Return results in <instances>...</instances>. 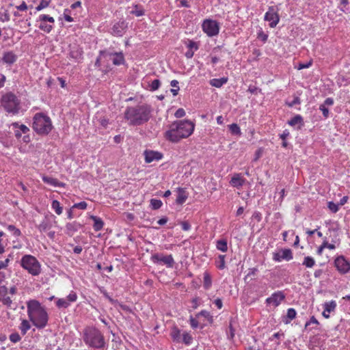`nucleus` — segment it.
Here are the masks:
<instances>
[{
  "label": "nucleus",
  "mask_w": 350,
  "mask_h": 350,
  "mask_svg": "<svg viewBox=\"0 0 350 350\" xmlns=\"http://www.w3.org/2000/svg\"><path fill=\"white\" fill-rule=\"evenodd\" d=\"M194 123L189 120L175 121L170 126V129L165 133V138L173 142L177 143L181 139L187 138L193 132Z\"/></svg>",
  "instance_id": "nucleus-1"
},
{
  "label": "nucleus",
  "mask_w": 350,
  "mask_h": 350,
  "mask_svg": "<svg viewBox=\"0 0 350 350\" xmlns=\"http://www.w3.org/2000/svg\"><path fill=\"white\" fill-rule=\"evenodd\" d=\"M151 111V107L147 104L128 107L124 111V119L131 126H140L150 120Z\"/></svg>",
  "instance_id": "nucleus-2"
},
{
  "label": "nucleus",
  "mask_w": 350,
  "mask_h": 350,
  "mask_svg": "<svg viewBox=\"0 0 350 350\" xmlns=\"http://www.w3.org/2000/svg\"><path fill=\"white\" fill-rule=\"evenodd\" d=\"M83 340L91 348L104 349L107 346L103 334L95 327H88L84 329Z\"/></svg>",
  "instance_id": "nucleus-3"
},
{
  "label": "nucleus",
  "mask_w": 350,
  "mask_h": 350,
  "mask_svg": "<svg viewBox=\"0 0 350 350\" xmlns=\"http://www.w3.org/2000/svg\"><path fill=\"white\" fill-rule=\"evenodd\" d=\"M53 126L51 118L44 113H36L33 118L32 129L40 135H47Z\"/></svg>",
  "instance_id": "nucleus-4"
},
{
  "label": "nucleus",
  "mask_w": 350,
  "mask_h": 350,
  "mask_svg": "<svg viewBox=\"0 0 350 350\" xmlns=\"http://www.w3.org/2000/svg\"><path fill=\"white\" fill-rule=\"evenodd\" d=\"M1 105L8 113L18 114L21 109L20 99L12 92H7L1 98Z\"/></svg>",
  "instance_id": "nucleus-5"
},
{
  "label": "nucleus",
  "mask_w": 350,
  "mask_h": 350,
  "mask_svg": "<svg viewBox=\"0 0 350 350\" xmlns=\"http://www.w3.org/2000/svg\"><path fill=\"white\" fill-rule=\"evenodd\" d=\"M21 267L26 269L32 275H38L41 272V266L36 257L26 254L21 260Z\"/></svg>",
  "instance_id": "nucleus-6"
},
{
  "label": "nucleus",
  "mask_w": 350,
  "mask_h": 350,
  "mask_svg": "<svg viewBox=\"0 0 350 350\" xmlns=\"http://www.w3.org/2000/svg\"><path fill=\"white\" fill-rule=\"evenodd\" d=\"M32 320L33 324L38 329L44 328L48 322V314L44 308L33 313Z\"/></svg>",
  "instance_id": "nucleus-7"
},
{
  "label": "nucleus",
  "mask_w": 350,
  "mask_h": 350,
  "mask_svg": "<svg viewBox=\"0 0 350 350\" xmlns=\"http://www.w3.org/2000/svg\"><path fill=\"white\" fill-rule=\"evenodd\" d=\"M203 31L209 37L217 36L219 31V24L218 22L211 19H206L202 23Z\"/></svg>",
  "instance_id": "nucleus-8"
},
{
  "label": "nucleus",
  "mask_w": 350,
  "mask_h": 350,
  "mask_svg": "<svg viewBox=\"0 0 350 350\" xmlns=\"http://www.w3.org/2000/svg\"><path fill=\"white\" fill-rule=\"evenodd\" d=\"M264 19L269 22V26L271 28L275 27L278 24L280 16L273 6L269 8L268 11L265 14Z\"/></svg>",
  "instance_id": "nucleus-9"
},
{
  "label": "nucleus",
  "mask_w": 350,
  "mask_h": 350,
  "mask_svg": "<svg viewBox=\"0 0 350 350\" xmlns=\"http://www.w3.org/2000/svg\"><path fill=\"white\" fill-rule=\"evenodd\" d=\"M151 260L154 263L162 262L169 268L173 267L174 265V260L172 255L163 256V254L155 253L152 255Z\"/></svg>",
  "instance_id": "nucleus-10"
},
{
  "label": "nucleus",
  "mask_w": 350,
  "mask_h": 350,
  "mask_svg": "<svg viewBox=\"0 0 350 350\" xmlns=\"http://www.w3.org/2000/svg\"><path fill=\"white\" fill-rule=\"evenodd\" d=\"M38 21L41 22L39 25V29L44 32L50 33L53 29V26L51 25H47L45 22L48 21L51 23H55V19L49 15L46 14H41L39 16Z\"/></svg>",
  "instance_id": "nucleus-11"
},
{
  "label": "nucleus",
  "mask_w": 350,
  "mask_h": 350,
  "mask_svg": "<svg viewBox=\"0 0 350 350\" xmlns=\"http://www.w3.org/2000/svg\"><path fill=\"white\" fill-rule=\"evenodd\" d=\"M337 270L342 274H345L350 270V263L343 256H338L334 261Z\"/></svg>",
  "instance_id": "nucleus-12"
},
{
  "label": "nucleus",
  "mask_w": 350,
  "mask_h": 350,
  "mask_svg": "<svg viewBox=\"0 0 350 350\" xmlns=\"http://www.w3.org/2000/svg\"><path fill=\"white\" fill-rule=\"evenodd\" d=\"M127 28L128 23L124 20L120 21L113 25L111 33L114 36H122Z\"/></svg>",
  "instance_id": "nucleus-13"
},
{
  "label": "nucleus",
  "mask_w": 350,
  "mask_h": 350,
  "mask_svg": "<svg viewBox=\"0 0 350 350\" xmlns=\"http://www.w3.org/2000/svg\"><path fill=\"white\" fill-rule=\"evenodd\" d=\"M144 155L145 157V161L147 163H150L154 161H158L163 157V154L161 152L151 150H146L144 152Z\"/></svg>",
  "instance_id": "nucleus-14"
},
{
  "label": "nucleus",
  "mask_w": 350,
  "mask_h": 350,
  "mask_svg": "<svg viewBox=\"0 0 350 350\" xmlns=\"http://www.w3.org/2000/svg\"><path fill=\"white\" fill-rule=\"evenodd\" d=\"M27 314L30 320H32L33 313L40 310L43 308L41 306L40 302L37 300L32 299L27 302Z\"/></svg>",
  "instance_id": "nucleus-15"
},
{
  "label": "nucleus",
  "mask_w": 350,
  "mask_h": 350,
  "mask_svg": "<svg viewBox=\"0 0 350 350\" xmlns=\"http://www.w3.org/2000/svg\"><path fill=\"white\" fill-rule=\"evenodd\" d=\"M285 299V295L282 291H278L271 295L266 299L267 304H273L275 306L280 304L281 301Z\"/></svg>",
  "instance_id": "nucleus-16"
},
{
  "label": "nucleus",
  "mask_w": 350,
  "mask_h": 350,
  "mask_svg": "<svg viewBox=\"0 0 350 350\" xmlns=\"http://www.w3.org/2000/svg\"><path fill=\"white\" fill-rule=\"evenodd\" d=\"M51 217L55 218V216L53 215H51L50 217L45 215L42 222L37 226L38 229L40 232H46L51 228L52 221L51 220Z\"/></svg>",
  "instance_id": "nucleus-17"
},
{
  "label": "nucleus",
  "mask_w": 350,
  "mask_h": 350,
  "mask_svg": "<svg viewBox=\"0 0 350 350\" xmlns=\"http://www.w3.org/2000/svg\"><path fill=\"white\" fill-rule=\"evenodd\" d=\"M17 59V55L13 51L4 52L3 54V63L8 66H11L14 64Z\"/></svg>",
  "instance_id": "nucleus-18"
},
{
  "label": "nucleus",
  "mask_w": 350,
  "mask_h": 350,
  "mask_svg": "<svg viewBox=\"0 0 350 350\" xmlns=\"http://www.w3.org/2000/svg\"><path fill=\"white\" fill-rule=\"evenodd\" d=\"M42 180L44 183L53 185L54 187H64L65 186V183L62 182H59L57 179L54 178L53 177L43 176Z\"/></svg>",
  "instance_id": "nucleus-19"
},
{
  "label": "nucleus",
  "mask_w": 350,
  "mask_h": 350,
  "mask_svg": "<svg viewBox=\"0 0 350 350\" xmlns=\"http://www.w3.org/2000/svg\"><path fill=\"white\" fill-rule=\"evenodd\" d=\"M83 50L82 49L79 48V46H74L71 48L69 56L70 58H72L75 59L76 61H78L83 57Z\"/></svg>",
  "instance_id": "nucleus-20"
},
{
  "label": "nucleus",
  "mask_w": 350,
  "mask_h": 350,
  "mask_svg": "<svg viewBox=\"0 0 350 350\" xmlns=\"http://www.w3.org/2000/svg\"><path fill=\"white\" fill-rule=\"evenodd\" d=\"M81 227H82V225L77 221L68 223L66 225V229L67 230V234L69 235H72V234L74 232L79 230Z\"/></svg>",
  "instance_id": "nucleus-21"
},
{
  "label": "nucleus",
  "mask_w": 350,
  "mask_h": 350,
  "mask_svg": "<svg viewBox=\"0 0 350 350\" xmlns=\"http://www.w3.org/2000/svg\"><path fill=\"white\" fill-rule=\"evenodd\" d=\"M111 59H112L113 64L115 66H120L125 64V59L122 52H115V54Z\"/></svg>",
  "instance_id": "nucleus-22"
},
{
  "label": "nucleus",
  "mask_w": 350,
  "mask_h": 350,
  "mask_svg": "<svg viewBox=\"0 0 350 350\" xmlns=\"http://www.w3.org/2000/svg\"><path fill=\"white\" fill-rule=\"evenodd\" d=\"M296 315H297V312L294 308H288L287 310L286 315H285L282 318V321L285 324H288V323H290V322L292 320H293L296 317Z\"/></svg>",
  "instance_id": "nucleus-23"
},
{
  "label": "nucleus",
  "mask_w": 350,
  "mask_h": 350,
  "mask_svg": "<svg viewBox=\"0 0 350 350\" xmlns=\"http://www.w3.org/2000/svg\"><path fill=\"white\" fill-rule=\"evenodd\" d=\"M188 196L186 193V191L183 188H178V196L176 198V203L178 204H183L185 202L186 200L187 199Z\"/></svg>",
  "instance_id": "nucleus-24"
},
{
  "label": "nucleus",
  "mask_w": 350,
  "mask_h": 350,
  "mask_svg": "<svg viewBox=\"0 0 350 350\" xmlns=\"http://www.w3.org/2000/svg\"><path fill=\"white\" fill-rule=\"evenodd\" d=\"M245 180L244 178H242L240 176V174H235L230 180V184L235 187H241L243 185Z\"/></svg>",
  "instance_id": "nucleus-25"
},
{
  "label": "nucleus",
  "mask_w": 350,
  "mask_h": 350,
  "mask_svg": "<svg viewBox=\"0 0 350 350\" xmlns=\"http://www.w3.org/2000/svg\"><path fill=\"white\" fill-rule=\"evenodd\" d=\"M90 219L94 221L93 228L95 231H99L103 228L104 222L101 218L91 215Z\"/></svg>",
  "instance_id": "nucleus-26"
},
{
  "label": "nucleus",
  "mask_w": 350,
  "mask_h": 350,
  "mask_svg": "<svg viewBox=\"0 0 350 350\" xmlns=\"http://www.w3.org/2000/svg\"><path fill=\"white\" fill-rule=\"evenodd\" d=\"M228 81L227 77H221L220 79H213L210 80L209 83L213 87L221 88L222 85L226 84Z\"/></svg>",
  "instance_id": "nucleus-27"
},
{
  "label": "nucleus",
  "mask_w": 350,
  "mask_h": 350,
  "mask_svg": "<svg viewBox=\"0 0 350 350\" xmlns=\"http://www.w3.org/2000/svg\"><path fill=\"white\" fill-rule=\"evenodd\" d=\"M288 124L294 126L297 124H300L301 126L304 125V120L301 116L300 115H296L293 118H291L288 122Z\"/></svg>",
  "instance_id": "nucleus-28"
},
{
  "label": "nucleus",
  "mask_w": 350,
  "mask_h": 350,
  "mask_svg": "<svg viewBox=\"0 0 350 350\" xmlns=\"http://www.w3.org/2000/svg\"><path fill=\"white\" fill-rule=\"evenodd\" d=\"M217 249L223 252H226L228 250V243L226 239H220L217 241L216 245Z\"/></svg>",
  "instance_id": "nucleus-29"
},
{
  "label": "nucleus",
  "mask_w": 350,
  "mask_h": 350,
  "mask_svg": "<svg viewBox=\"0 0 350 350\" xmlns=\"http://www.w3.org/2000/svg\"><path fill=\"white\" fill-rule=\"evenodd\" d=\"M280 252L282 260H286L287 261L291 260L293 258L292 251L290 249H282Z\"/></svg>",
  "instance_id": "nucleus-30"
},
{
  "label": "nucleus",
  "mask_w": 350,
  "mask_h": 350,
  "mask_svg": "<svg viewBox=\"0 0 350 350\" xmlns=\"http://www.w3.org/2000/svg\"><path fill=\"white\" fill-rule=\"evenodd\" d=\"M131 14L136 16H142L144 15V10L140 5H135L133 10L131 11Z\"/></svg>",
  "instance_id": "nucleus-31"
},
{
  "label": "nucleus",
  "mask_w": 350,
  "mask_h": 350,
  "mask_svg": "<svg viewBox=\"0 0 350 350\" xmlns=\"http://www.w3.org/2000/svg\"><path fill=\"white\" fill-rule=\"evenodd\" d=\"M211 285H212V280H211V275H209L208 273L205 272L204 273V284H203L204 288L206 290H208L210 288Z\"/></svg>",
  "instance_id": "nucleus-32"
},
{
  "label": "nucleus",
  "mask_w": 350,
  "mask_h": 350,
  "mask_svg": "<svg viewBox=\"0 0 350 350\" xmlns=\"http://www.w3.org/2000/svg\"><path fill=\"white\" fill-rule=\"evenodd\" d=\"M323 307L325 311H327L328 313L334 311L336 307V303L335 301H331L329 302H325L323 304Z\"/></svg>",
  "instance_id": "nucleus-33"
},
{
  "label": "nucleus",
  "mask_w": 350,
  "mask_h": 350,
  "mask_svg": "<svg viewBox=\"0 0 350 350\" xmlns=\"http://www.w3.org/2000/svg\"><path fill=\"white\" fill-rule=\"evenodd\" d=\"M51 206L57 215L62 213L63 208L60 206V203L57 200H53Z\"/></svg>",
  "instance_id": "nucleus-34"
},
{
  "label": "nucleus",
  "mask_w": 350,
  "mask_h": 350,
  "mask_svg": "<svg viewBox=\"0 0 350 350\" xmlns=\"http://www.w3.org/2000/svg\"><path fill=\"white\" fill-rule=\"evenodd\" d=\"M31 326L28 321L23 320L20 326V329L21 331V334L24 336L26 334L27 332L30 329Z\"/></svg>",
  "instance_id": "nucleus-35"
},
{
  "label": "nucleus",
  "mask_w": 350,
  "mask_h": 350,
  "mask_svg": "<svg viewBox=\"0 0 350 350\" xmlns=\"http://www.w3.org/2000/svg\"><path fill=\"white\" fill-rule=\"evenodd\" d=\"M228 126H229V130L230 131L232 134L239 135H240L241 134V129L237 124L233 123L232 124H230Z\"/></svg>",
  "instance_id": "nucleus-36"
},
{
  "label": "nucleus",
  "mask_w": 350,
  "mask_h": 350,
  "mask_svg": "<svg viewBox=\"0 0 350 350\" xmlns=\"http://www.w3.org/2000/svg\"><path fill=\"white\" fill-rule=\"evenodd\" d=\"M162 204L163 203L160 200L154 198L150 200V206L153 210H157L160 208Z\"/></svg>",
  "instance_id": "nucleus-37"
},
{
  "label": "nucleus",
  "mask_w": 350,
  "mask_h": 350,
  "mask_svg": "<svg viewBox=\"0 0 350 350\" xmlns=\"http://www.w3.org/2000/svg\"><path fill=\"white\" fill-rule=\"evenodd\" d=\"M315 261L313 258L310 256H306L304 258L303 265L306 267H312L314 265Z\"/></svg>",
  "instance_id": "nucleus-38"
},
{
  "label": "nucleus",
  "mask_w": 350,
  "mask_h": 350,
  "mask_svg": "<svg viewBox=\"0 0 350 350\" xmlns=\"http://www.w3.org/2000/svg\"><path fill=\"white\" fill-rule=\"evenodd\" d=\"M70 305V303L69 301H68L66 299H59L57 301H56V306L59 308H66L69 306Z\"/></svg>",
  "instance_id": "nucleus-39"
},
{
  "label": "nucleus",
  "mask_w": 350,
  "mask_h": 350,
  "mask_svg": "<svg viewBox=\"0 0 350 350\" xmlns=\"http://www.w3.org/2000/svg\"><path fill=\"white\" fill-rule=\"evenodd\" d=\"M51 0H41L39 5L36 8L37 11H40L42 9L47 8L50 4Z\"/></svg>",
  "instance_id": "nucleus-40"
},
{
  "label": "nucleus",
  "mask_w": 350,
  "mask_h": 350,
  "mask_svg": "<svg viewBox=\"0 0 350 350\" xmlns=\"http://www.w3.org/2000/svg\"><path fill=\"white\" fill-rule=\"evenodd\" d=\"M161 85V81L159 79L153 80L150 84V90L155 91L159 88Z\"/></svg>",
  "instance_id": "nucleus-41"
},
{
  "label": "nucleus",
  "mask_w": 350,
  "mask_h": 350,
  "mask_svg": "<svg viewBox=\"0 0 350 350\" xmlns=\"http://www.w3.org/2000/svg\"><path fill=\"white\" fill-rule=\"evenodd\" d=\"M202 316L204 318L207 319L208 321L211 323L213 321V317L210 315L209 312L206 310H202L200 312H199L197 315V317Z\"/></svg>",
  "instance_id": "nucleus-42"
},
{
  "label": "nucleus",
  "mask_w": 350,
  "mask_h": 350,
  "mask_svg": "<svg viewBox=\"0 0 350 350\" xmlns=\"http://www.w3.org/2000/svg\"><path fill=\"white\" fill-rule=\"evenodd\" d=\"M327 207L332 212V213H336L339 210V204H335L333 202H329L327 203Z\"/></svg>",
  "instance_id": "nucleus-43"
},
{
  "label": "nucleus",
  "mask_w": 350,
  "mask_h": 350,
  "mask_svg": "<svg viewBox=\"0 0 350 350\" xmlns=\"http://www.w3.org/2000/svg\"><path fill=\"white\" fill-rule=\"evenodd\" d=\"M180 332L177 327H174L171 333V336L174 340L178 341L180 339Z\"/></svg>",
  "instance_id": "nucleus-44"
},
{
  "label": "nucleus",
  "mask_w": 350,
  "mask_h": 350,
  "mask_svg": "<svg viewBox=\"0 0 350 350\" xmlns=\"http://www.w3.org/2000/svg\"><path fill=\"white\" fill-rule=\"evenodd\" d=\"M9 338L10 341L14 343L18 342L21 340V337L18 332L11 334L9 336Z\"/></svg>",
  "instance_id": "nucleus-45"
},
{
  "label": "nucleus",
  "mask_w": 350,
  "mask_h": 350,
  "mask_svg": "<svg viewBox=\"0 0 350 350\" xmlns=\"http://www.w3.org/2000/svg\"><path fill=\"white\" fill-rule=\"evenodd\" d=\"M8 230L12 232L15 237H19L21 234V230L16 228L14 225H9Z\"/></svg>",
  "instance_id": "nucleus-46"
},
{
  "label": "nucleus",
  "mask_w": 350,
  "mask_h": 350,
  "mask_svg": "<svg viewBox=\"0 0 350 350\" xmlns=\"http://www.w3.org/2000/svg\"><path fill=\"white\" fill-rule=\"evenodd\" d=\"M99 54L104 58L109 57V59H111L115 54V52H110L107 50H101L99 51Z\"/></svg>",
  "instance_id": "nucleus-47"
},
{
  "label": "nucleus",
  "mask_w": 350,
  "mask_h": 350,
  "mask_svg": "<svg viewBox=\"0 0 350 350\" xmlns=\"http://www.w3.org/2000/svg\"><path fill=\"white\" fill-rule=\"evenodd\" d=\"M192 341L191 336L188 333H184L183 334V342L186 345L191 344Z\"/></svg>",
  "instance_id": "nucleus-48"
},
{
  "label": "nucleus",
  "mask_w": 350,
  "mask_h": 350,
  "mask_svg": "<svg viewBox=\"0 0 350 350\" xmlns=\"http://www.w3.org/2000/svg\"><path fill=\"white\" fill-rule=\"evenodd\" d=\"M87 203L84 201L76 203L72 206V208H79L81 210H85L87 208Z\"/></svg>",
  "instance_id": "nucleus-49"
},
{
  "label": "nucleus",
  "mask_w": 350,
  "mask_h": 350,
  "mask_svg": "<svg viewBox=\"0 0 350 350\" xmlns=\"http://www.w3.org/2000/svg\"><path fill=\"white\" fill-rule=\"evenodd\" d=\"M319 110H321L323 113V116L324 118H327L329 117V111L328 108L323 105H321L319 106Z\"/></svg>",
  "instance_id": "nucleus-50"
},
{
  "label": "nucleus",
  "mask_w": 350,
  "mask_h": 350,
  "mask_svg": "<svg viewBox=\"0 0 350 350\" xmlns=\"http://www.w3.org/2000/svg\"><path fill=\"white\" fill-rule=\"evenodd\" d=\"M322 245H323V247L324 248H325V247H326V248H328V249H329V250H334V249L336 248V246H335V245H334V244H333V243H329L327 242V238H326V237L324 239V240H323V242Z\"/></svg>",
  "instance_id": "nucleus-51"
},
{
  "label": "nucleus",
  "mask_w": 350,
  "mask_h": 350,
  "mask_svg": "<svg viewBox=\"0 0 350 350\" xmlns=\"http://www.w3.org/2000/svg\"><path fill=\"white\" fill-rule=\"evenodd\" d=\"M219 264L218 265L217 267L219 269H224L225 268V256L219 255Z\"/></svg>",
  "instance_id": "nucleus-52"
},
{
  "label": "nucleus",
  "mask_w": 350,
  "mask_h": 350,
  "mask_svg": "<svg viewBox=\"0 0 350 350\" xmlns=\"http://www.w3.org/2000/svg\"><path fill=\"white\" fill-rule=\"evenodd\" d=\"M187 47L190 50L194 49L195 51H197L198 49V44L197 42L193 40H189L187 44Z\"/></svg>",
  "instance_id": "nucleus-53"
},
{
  "label": "nucleus",
  "mask_w": 350,
  "mask_h": 350,
  "mask_svg": "<svg viewBox=\"0 0 350 350\" xmlns=\"http://www.w3.org/2000/svg\"><path fill=\"white\" fill-rule=\"evenodd\" d=\"M234 332H235V329L232 327V325L230 324L229 331L227 333L228 338L229 340L233 339V338L234 337Z\"/></svg>",
  "instance_id": "nucleus-54"
},
{
  "label": "nucleus",
  "mask_w": 350,
  "mask_h": 350,
  "mask_svg": "<svg viewBox=\"0 0 350 350\" xmlns=\"http://www.w3.org/2000/svg\"><path fill=\"white\" fill-rule=\"evenodd\" d=\"M8 288L5 286H0V301L7 295Z\"/></svg>",
  "instance_id": "nucleus-55"
},
{
  "label": "nucleus",
  "mask_w": 350,
  "mask_h": 350,
  "mask_svg": "<svg viewBox=\"0 0 350 350\" xmlns=\"http://www.w3.org/2000/svg\"><path fill=\"white\" fill-rule=\"evenodd\" d=\"M174 116L178 118H183V116H185V111L183 108H179L175 112Z\"/></svg>",
  "instance_id": "nucleus-56"
},
{
  "label": "nucleus",
  "mask_w": 350,
  "mask_h": 350,
  "mask_svg": "<svg viewBox=\"0 0 350 350\" xmlns=\"http://www.w3.org/2000/svg\"><path fill=\"white\" fill-rule=\"evenodd\" d=\"M1 301H2V303L4 305H5L6 306H8V307H10V306H11V304L12 303V299H10V297H5V296L1 299Z\"/></svg>",
  "instance_id": "nucleus-57"
},
{
  "label": "nucleus",
  "mask_w": 350,
  "mask_h": 350,
  "mask_svg": "<svg viewBox=\"0 0 350 350\" xmlns=\"http://www.w3.org/2000/svg\"><path fill=\"white\" fill-rule=\"evenodd\" d=\"M67 299H68V301H69V303L71 301V302H73V301H75L77 299V294L74 292H71L67 297Z\"/></svg>",
  "instance_id": "nucleus-58"
},
{
  "label": "nucleus",
  "mask_w": 350,
  "mask_h": 350,
  "mask_svg": "<svg viewBox=\"0 0 350 350\" xmlns=\"http://www.w3.org/2000/svg\"><path fill=\"white\" fill-rule=\"evenodd\" d=\"M300 103H301L300 98L298 96H296V97L294 98V99L291 103H288L287 105L289 107H293V106H294L295 105L300 104Z\"/></svg>",
  "instance_id": "nucleus-59"
},
{
  "label": "nucleus",
  "mask_w": 350,
  "mask_h": 350,
  "mask_svg": "<svg viewBox=\"0 0 350 350\" xmlns=\"http://www.w3.org/2000/svg\"><path fill=\"white\" fill-rule=\"evenodd\" d=\"M311 323H314V324H319V321H317V319L314 317H311L309 321H307L306 323V325H305V328H307V327L310 325Z\"/></svg>",
  "instance_id": "nucleus-60"
},
{
  "label": "nucleus",
  "mask_w": 350,
  "mask_h": 350,
  "mask_svg": "<svg viewBox=\"0 0 350 350\" xmlns=\"http://www.w3.org/2000/svg\"><path fill=\"white\" fill-rule=\"evenodd\" d=\"M262 152H263V150L262 148H258L256 152H255V157L254 159V161H257L258 159H259V158H260L262 157Z\"/></svg>",
  "instance_id": "nucleus-61"
},
{
  "label": "nucleus",
  "mask_w": 350,
  "mask_h": 350,
  "mask_svg": "<svg viewBox=\"0 0 350 350\" xmlns=\"http://www.w3.org/2000/svg\"><path fill=\"white\" fill-rule=\"evenodd\" d=\"M258 38H260L262 40V41L265 42L267 40L268 36L267 34L264 33V32L262 31H260L258 33Z\"/></svg>",
  "instance_id": "nucleus-62"
},
{
  "label": "nucleus",
  "mask_w": 350,
  "mask_h": 350,
  "mask_svg": "<svg viewBox=\"0 0 350 350\" xmlns=\"http://www.w3.org/2000/svg\"><path fill=\"white\" fill-rule=\"evenodd\" d=\"M1 21H10V14H8V11L5 12L3 14H1Z\"/></svg>",
  "instance_id": "nucleus-63"
},
{
  "label": "nucleus",
  "mask_w": 350,
  "mask_h": 350,
  "mask_svg": "<svg viewBox=\"0 0 350 350\" xmlns=\"http://www.w3.org/2000/svg\"><path fill=\"white\" fill-rule=\"evenodd\" d=\"M334 104V100L332 98H327L324 103L322 104L324 106H331Z\"/></svg>",
  "instance_id": "nucleus-64"
}]
</instances>
